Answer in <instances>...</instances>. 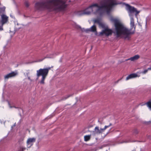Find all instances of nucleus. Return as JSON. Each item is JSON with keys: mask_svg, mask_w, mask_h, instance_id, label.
Instances as JSON below:
<instances>
[{"mask_svg": "<svg viewBox=\"0 0 151 151\" xmlns=\"http://www.w3.org/2000/svg\"><path fill=\"white\" fill-rule=\"evenodd\" d=\"M119 4L116 0H103L101 2V5L96 3L93 4L84 10L78 12L77 14L82 16L89 14L93 12L95 14L101 16L104 14V11L109 14L113 8Z\"/></svg>", "mask_w": 151, "mask_h": 151, "instance_id": "f257e3e1", "label": "nucleus"}, {"mask_svg": "<svg viewBox=\"0 0 151 151\" xmlns=\"http://www.w3.org/2000/svg\"><path fill=\"white\" fill-rule=\"evenodd\" d=\"M111 21L114 22L115 27V32L117 37H121L124 40H129L131 38L130 35L134 33L136 26L134 24V19L133 17L130 19V29H128L125 27L118 20L112 18Z\"/></svg>", "mask_w": 151, "mask_h": 151, "instance_id": "f03ea898", "label": "nucleus"}, {"mask_svg": "<svg viewBox=\"0 0 151 151\" xmlns=\"http://www.w3.org/2000/svg\"><path fill=\"white\" fill-rule=\"evenodd\" d=\"M35 8L37 10L47 9L50 11L57 12L65 10L68 5L65 0H49L45 1L37 2L35 4Z\"/></svg>", "mask_w": 151, "mask_h": 151, "instance_id": "7ed1b4c3", "label": "nucleus"}, {"mask_svg": "<svg viewBox=\"0 0 151 151\" xmlns=\"http://www.w3.org/2000/svg\"><path fill=\"white\" fill-rule=\"evenodd\" d=\"M51 68L50 67L45 68H40L39 70L36 71V76L37 78L40 76H42V78L40 82V83L41 84H44L45 83L44 81L47 76L49 70H50Z\"/></svg>", "mask_w": 151, "mask_h": 151, "instance_id": "20e7f679", "label": "nucleus"}, {"mask_svg": "<svg viewBox=\"0 0 151 151\" xmlns=\"http://www.w3.org/2000/svg\"><path fill=\"white\" fill-rule=\"evenodd\" d=\"M124 4L126 6V9L129 12L132 13L136 12L137 14H138L139 13V12L137 11L136 9L134 7L130 6L128 4L124 3Z\"/></svg>", "mask_w": 151, "mask_h": 151, "instance_id": "39448f33", "label": "nucleus"}, {"mask_svg": "<svg viewBox=\"0 0 151 151\" xmlns=\"http://www.w3.org/2000/svg\"><path fill=\"white\" fill-rule=\"evenodd\" d=\"M112 33V31L111 29H109L108 28H105L100 33L101 35L104 34L106 36H108L111 35Z\"/></svg>", "mask_w": 151, "mask_h": 151, "instance_id": "423d86ee", "label": "nucleus"}, {"mask_svg": "<svg viewBox=\"0 0 151 151\" xmlns=\"http://www.w3.org/2000/svg\"><path fill=\"white\" fill-rule=\"evenodd\" d=\"M36 141V138H28L27 141V147H30Z\"/></svg>", "mask_w": 151, "mask_h": 151, "instance_id": "0eeeda50", "label": "nucleus"}, {"mask_svg": "<svg viewBox=\"0 0 151 151\" xmlns=\"http://www.w3.org/2000/svg\"><path fill=\"white\" fill-rule=\"evenodd\" d=\"M1 24L2 25L6 24L8 21V17L6 15L3 14L1 15Z\"/></svg>", "mask_w": 151, "mask_h": 151, "instance_id": "6e6552de", "label": "nucleus"}, {"mask_svg": "<svg viewBox=\"0 0 151 151\" xmlns=\"http://www.w3.org/2000/svg\"><path fill=\"white\" fill-rule=\"evenodd\" d=\"M17 74V73L16 72H12L11 73H10L4 76V78L5 79H8L9 78H10L12 77H14L16 76Z\"/></svg>", "mask_w": 151, "mask_h": 151, "instance_id": "1a4fd4ad", "label": "nucleus"}, {"mask_svg": "<svg viewBox=\"0 0 151 151\" xmlns=\"http://www.w3.org/2000/svg\"><path fill=\"white\" fill-rule=\"evenodd\" d=\"M104 131L101 128L99 129L98 127H96L94 129V131H93L94 134H99L102 133Z\"/></svg>", "mask_w": 151, "mask_h": 151, "instance_id": "9d476101", "label": "nucleus"}, {"mask_svg": "<svg viewBox=\"0 0 151 151\" xmlns=\"http://www.w3.org/2000/svg\"><path fill=\"white\" fill-rule=\"evenodd\" d=\"M140 58L139 56L138 55H135L133 57H131L130 58L128 59L127 60H131V61H134L135 60H137Z\"/></svg>", "mask_w": 151, "mask_h": 151, "instance_id": "9b49d317", "label": "nucleus"}, {"mask_svg": "<svg viewBox=\"0 0 151 151\" xmlns=\"http://www.w3.org/2000/svg\"><path fill=\"white\" fill-rule=\"evenodd\" d=\"M137 77V75L135 73H132L129 75L126 78V80H128L132 78H135Z\"/></svg>", "mask_w": 151, "mask_h": 151, "instance_id": "f8f14e48", "label": "nucleus"}, {"mask_svg": "<svg viewBox=\"0 0 151 151\" xmlns=\"http://www.w3.org/2000/svg\"><path fill=\"white\" fill-rule=\"evenodd\" d=\"M91 137V135H85L84 136V139L85 141H88L90 140Z\"/></svg>", "mask_w": 151, "mask_h": 151, "instance_id": "ddd939ff", "label": "nucleus"}, {"mask_svg": "<svg viewBox=\"0 0 151 151\" xmlns=\"http://www.w3.org/2000/svg\"><path fill=\"white\" fill-rule=\"evenodd\" d=\"M5 10V7L4 6L2 7H0V14H4Z\"/></svg>", "mask_w": 151, "mask_h": 151, "instance_id": "4468645a", "label": "nucleus"}, {"mask_svg": "<svg viewBox=\"0 0 151 151\" xmlns=\"http://www.w3.org/2000/svg\"><path fill=\"white\" fill-rule=\"evenodd\" d=\"M91 31L93 32H95L96 31V26L95 25H94L92 26L90 28Z\"/></svg>", "mask_w": 151, "mask_h": 151, "instance_id": "2eb2a0df", "label": "nucleus"}, {"mask_svg": "<svg viewBox=\"0 0 151 151\" xmlns=\"http://www.w3.org/2000/svg\"><path fill=\"white\" fill-rule=\"evenodd\" d=\"M94 22L95 23H98L102 27H103L104 25L103 24L101 23L100 21L98 19H96L94 20Z\"/></svg>", "mask_w": 151, "mask_h": 151, "instance_id": "dca6fc26", "label": "nucleus"}, {"mask_svg": "<svg viewBox=\"0 0 151 151\" xmlns=\"http://www.w3.org/2000/svg\"><path fill=\"white\" fill-rule=\"evenodd\" d=\"M147 106L150 108L151 110V101H149L147 102L146 103Z\"/></svg>", "mask_w": 151, "mask_h": 151, "instance_id": "f3484780", "label": "nucleus"}, {"mask_svg": "<svg viewBox=\"0 0 151 151\" xmlns=\"http://www.w3.org/2000/svg\"><path fill=\"white\" fill-rule=\"evenodd\" d=\"M112 124H111V123H110L109 124V125H106L104 127V128H103L102 129H103V131H104V132L105 131V130H106V129L107 128H109V127L110 126H111L112 125Z\"/></svg>", "mask_w": 151, "mask_h": 151, "instance_id": "a211bd4d", "label": "nucleus"}, {"mask_svg": "<svg viewBox=\"0 0 151 151\" xmlns=\"http://www.w3.org/2000/svg\"><path fill=\"white\" fill-rule=\"evenodd\" d=\"M24 138L23 137H21L18 140V142L19 143H22L24 140Z\"/></svg>", "mask_w": 151, "mask_h": 151, "instance_id": "6ab92c4d", "label": "nucleus"}, {"mask_svg": "<svg viewBox=\"0 0 151 151\" xmlns=\"http://www.w3.org/2000/svg\"><path fill=\"white\" fill-rule=\"evenodd\" d=\"M26 149V148L23 147H20L19 150L18 151H24Z\"/></svg>", "mask_w": 151, "mask_h": 151, "instance_id": "aec40b11", "label": "nucleus"}, {"mask_svg": "<svg viewBox=\"0 0 151 151\" xmlns=\"http://www.w3.org/2000/svg\"><path fill=\"white\" fill-rule=\"evenodd\" d=\"M24 4H25V6L26 7H29V4L28 1H25Z\"/></svg>", "mask_w": 151, "mask_h": 151, "instance_id": "412c9836", "label": "nucleus"}, {"mask_svg": "<svg viewBox=\"0 0 151 151\" xmlns=\"http://www.w3.org/2000/svg\"><path fill=\"white\" fill-rule=\"evenodd\" d=\"M139 132L138 130L137 129H135L133 131V133L135 134H137Z\"/></svg>", "mask_w": 151, "mask_h": 151, "instance_id": "4be33fe9", "label": "nucleus"}, {"mask_svg": "<svg viewBox=\"0 0 151 151\" xmlns=\"http://www.w3.org/2000/svg\"><path fill=\"white\" fill-rule=\"evenodd\" d=\"M148 71V70L146 69L145 70L141 72L142 74H145Z\"/></svg>", "mask_w": 151, "mask_h": 151, "instance_id": "5701e85b", "label": "nucleus"}, {"mask_svg": "<svg viewBox=\"0 0 151 151\" xmlns=\"http://www.w3.org/2000/svg\"><path fill=\"white\" fill-rule=\"evenodd\" d=\"M3 25H2V24H1V26L0 25V31H2L3 30Z\"/></svg>", "mask_w": 151, "mask_h": 151, "instance_id": "b1692460", "label": "nucleus"}, {"mask_svg": "<svg viewBox=\"0 0 151 151\" xmlns=\"http://www.w3.org/2000/svg\"><path fill=\"white\" fill-rule=\"evenodd\" d=\"M85 31L86 32H89L91 31L90 29H86L85 30Z\"/></svg>", "mask_w": 151, "mask_h": 151, "instance_id": "393cba45", "label": "nucleus"}, {"mask_svg": "<svg viewBox=\"0 0 151 151\" xmlns=\"http://www.w3.org/2000/svg\"><path fill=\"white\" fill-rule=\"evenodd\" d=\"M147 70H151V68H148L147 69Z\"/></svg>", "mask_w": 151, "mask_h": 151, "instance_id": "a878e982", "label": "nucleus"}, {"mask_svg": "<svg viewBox=\"0 0 151 151\" xmlns=\"http://www.w3.org/2000/svg\"><path fill=\"white\" fill-rule=\"evenodd\" d=\"M46 58V57H45L44 59H42V60H39V61H42V60H43L44 59H45V58Z\"/></svg>", "mask_w": 151, "mask_h": 151, "instance_id": "bb28decb", "label": "nucleus"}, {"mask_svg": "<svg viewBox=\"0 0 151 151\" xmlns=\"http://www.w3.org/2000/svg\"><path fill=\"white\" fill-rule=\"evenodd\" d=\"M106 151H108L107 150H106Z\"/></svg>", "mask_w": 151, "mask_h": 151, "instance_id": "cd10ccee", "label": "nucleus"}]
</instances>
